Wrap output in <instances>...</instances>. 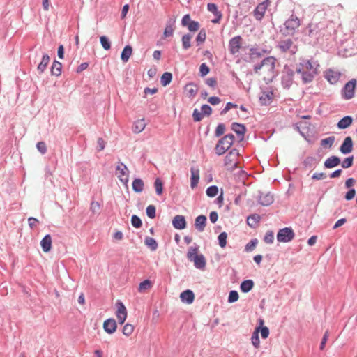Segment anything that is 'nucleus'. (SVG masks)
<instances>
[{"label":"nucleus","mask_w":357,"mask_h":357,"mask_svg":"<svg viewBox=\"0 0 357 357\" xmlns=\"http://www.w3.org/2000/svg\"><path fill=\"white\" fill-rule=\"evenodd\" d=\"M297 73L301 75V79L303 84H308L313 81L314 77L318 74V71H306L303 68H296Z\"/></svg>","instance_id":"nucleus-10"},{"label":"nucleus","mask_w":357,"mask_h":357,"mask_svg":"<svg viewBox=\"0 0 357 357\" xmlns=\"http://www.w3.org/2000/svg\"><path fill=\"white\" fill-rule=\"evenodd\" d=\"M295 234L291 227H284L278 231L277 241L278 242L287 243L294 239Z\"/></svg>","instance_id":"nucleus-6"},{"label":"nucleus","mask_w":357,"mask_h":357,"mask_svg":"<svg viewBox=\"0 0 357 357\" xmlns=\"http://www.w3.org/2000/svg\"><path fill=\"white\" fill-rule=\"evenodd\" d=\"M318 162L319 160L316 157L308 156L304 160L303 165L306 168H312L314 167L317 165Z\"/></svg>","instance_id":"nucleus-37"},{"label":"nucleus","mask_w":357,"mask_h":357,"mask_svg":"<svg viewBox=\"0 0 357 357\" xmlns=\"http://www.w3.org/2000/svg\"><path fill=\"white\" fill-rule=\"evenodd\" d=\"M300 24H280L278 29L284 36H293Z\"/></svg>","instance_id":"nucleus-9"},{"label":"nucleus","mask_w":357,"mask_h":357,"mask_svg":"<svg viewBox=\"0 0 357 357\" xmlns=\"http://www.w3.org/2000/svg\"><path fill=\"white\" fill-rule=\"evenodd\" d=\"M238 298H239V295H238V293L237 292V291L231 290L229 294L227 301L229 303H232L237 301Z\"/></svg>","instance_id":"nucleus-50"},{"label":"nucleus","mask_w":357,"mask_h":357,"mask_svg":"<svg viewBox=\"0 0 357 357\" xmlns=\"http://www.w3.org/2000/svg\"><path fill=\"white\" fill-rule=\"evenodd\" d=\"M206 193L208 197H214L218 193V188L216 185H211L206 189Z\"/></svg>","instance_id":"nucleus-44"},{"label":"nucleus","mask_w":357,"mask_h":357,"mask_svg":"<svg viewBox=\"0 0 357 357\" xmlns=\"http://www.w3.org/2000/svg\"><path fill=\"white\" fill-rule=\"evenodd\" d=\"M132 52V48L130 45H126L121 54V59L123 62L126 63L128 61L129 58L130 57Z\"/></svg>","instance_id":"nucleus-35"},{"label":"nucleus","mask_w":357,"mask_h":357,"mask_svg":"<svg viewBox=\"0 0 357 357\" xmlns=\"http://www.w3.org/2000/svg\"><path fill=\"white\" fill-rule=\"evenodd\" d=\"M203 114L197 109H195L192 113V117L195 122L200 121L203 119Z\"/></svg>","instance_id":"nucleus-60"},{"label":"nucleus","mask_w":357,"mask_h":357,"mask_svg":"<svg viewBox=\"0 0 357 357\" xmlns=\"http://www.w3.org/2000/svg\"><path fill=\"white\" fill-rule=\"evenodd\" d=\"M144 243L151 249V251L156 250L158 247L157 241L151 237H146Z\"/></svg>","instance_id":"nucleus-39"},{"label":"nucleus","mask_w":357,"mask_h":357,"mask_svg":"<svg viewBox=\"0 0 357 357\" xmlns=\"http://www.w3.org/2000/svg\"><path fill=\"white\" fill-rule=\"evenodd\" d=\"M36 148L41 154H45L47 152V146L44 142H38Z\"/></svg>","instance_id":"nucleus-64"},{"label":"nucleus","mask_w":357,"mask_h":357,"mask_svg":"<svg viewBox=\"0 0 357 357\" xmlns=\"http://www.w3.org/2000/svg\"><path fill=\"white\" fill-rule=\"evenodd\" d=\"M185 89L190 97H195L197 93V86L193 83H189L186 85Z\"/></svg>","instance_id":"nucleus-41"},{"label":"nucleus","mask_w":357,"mask_h":357,"mask_svg":"<svg viewBox=\"0 0 357 357\" xmlns=\"http://www.w3.org/2000/svg\"><path fill=\"white\" fill-rule=\"evenodd\" d=\"M199 247H190L187 252V258L189 261H193L194 266L199 270H204L206 265L205 257L202 254H197Z\"/></svg>","instance_id":"nucleus-1"},{"label":"nucleus","mask_w":357,"mask_h":357,"mask_svg":"<svg viewBox=\"0 0 357 357\" xmlns=\"http://www.w3.org/2000/svg\"><path fill=\"white\" fill-rule=\"evenodd\" d=\"M340 75V73L331 69H328L326 71L325 78L328 80V82L333 84L338 82Z\"/></svg>","instance_id":"nucleus-19"},{"label":"nucleus","mask_w":357,"mask_h":357,"mask_svg":"<svg viewBox=\"0 0 357 357\" xmlns=\"http://www.w3.org/2000/svg\"><path fill=\"white\" fill-rule=\"evenodd\" d=\"M225 130V124L219 123L215 129V137H220L222 135L224 134Z\"/></svg>","instance_id":"nucleus-58"},{"label":"nucleus","mask_w":357,"mask_h":357,"mask_svg":"<svg viewBox=\"0 0 357 357\" xmlns=\"http://www.w3.org/2000/svg\"><path fill=\"white\" fill-rule=\"evenodd\" d=\"M133 331L134 326L131 324H126L123 328L122 333L126 336H129L132 333Z\"/></svg>","instance_id":"nucleus-55"},{"label":"nucleus","mask_w":357,"mask_h":357,"mask_svg":"<svg viewBox=\"0 0 357 357\" xmlns=\"http://www.w3.org/2000/svg\"><path fill=\"white\" fill-rule=\"evenodd\" d=\"M267 8V0L259 3L254 10V15L257 20H261Z\"/></svg>","instance_id":"nucleus-20"},{"label":"nucleus","mask_w":357,"mask_h":357,"mask_svg":"<svg viewBox=\"0 0 357 357\" xmlns=\"http://www.w3.org/2000/svg\"><path fill=\"white\" fill-rule=\"evenodd\" d=\"M354 156L351 155L346 158L341 163V166L344 169H347L353 165Z\"/></svg>","instance_id":"nucleus-48"},{"label":"nucleus","mask_w":357,"mask_h":357,"mask_svg":"<svg viewBox=\"0 0 357 357\" xmlns=\"http://www.w3.org/2000/svg\"><path fill=\"white\" fill-rule=\"evenodd\" d=\"M132 186L135 192L139 193L144 190V183L142 178H137L132 181Z\"/></svg>","instance_id":"nucleus-33"},{"label":"nucleus","mask_w":357,"mask_h":357,"mask_svg":"<svg viewBox=\"0 0 357 357\" xmlns=\"http://www.w3.org/2000/svg\"><path fill=\"white\" fill-rule=\"evenodd\" d=\"M238 151L236 149H231L225 156L224 160L225 166L228 169L233 170L237 167V158Z\"/></svg>","instance_id":"nucleus-4"},{"label":"nucleus","mask_w":357,"mask_h":357,"mask_svg":"<svg viewBox=\"0 0 357 357\" xmlns=\"http://www.w3.org/2000/svg\"><path fill=\"white\" fill-rule=\"evenodd\" d=\"M191 178H190V186L192 188H195L199 180V170L198 169L192 167L190 169Z\"/></svg>","instance_id":"nucleus-26"},{"label":"nucleus","mask_w":357,"mask_h":357,"mask_svg":"<svg viewBox=\"0 0 357 357\" xmlns=\"http://www.w3.org/2000/svg\"><path fill=\"white\" fill-rule=\"evenodd\" d=\"M352 122L353 118L351 116H345L338 121L337 126L339 129H346L351 125Z\"/></svg>","instance_id":"nucleus-28"},{"label":"nucleus","mask_w":357,"mask_h":357,"mask_svg":"<svg viewBox=\"0 0 357 357\" xmlns=\"http://www.w3.org/2000/svg\"><path fill=\"white\" fill-rule=\"evenodd\" d=\"M227 234L225 231L221 232L219 234V236L218 237V244L222 248H225V246L227 245Z\"/></svg>","instance_id":"nucleus-43"},{"label":"nucleus","mask_w":357,"mask_h":357,"mask_svg":"<svg viewBox=\"0 0 357 357\" xmlns=\"http://www.w3.org/2000/svg\"><path fill=\"white\" fill-rule=\"evenodd\" d=\"M43 252H47L52 248V237L50 234L45 235L40 241Z\"/></svg>","instance_id":"nucleus-27"},{"label":"nucleus","mask_w":357,"mask_h":357,"mask_svg":"<svg viewBox=\"0 0 357 357\" xmlns=\"http://www.w3.org/2000/svg\"><path fill=\"white\" fill-rule=\"evenodd\" d=\"M273 197L270 193H266L264 195H261L259 197V202L262 206H269L273 202Z\"/></svg>","instance_id":"nucleus-29"},{"label":"nucleus","mask_w":357,"mask_h":357,"mask_svg":"<svg viewBox=\"0 0 357 357\" xmlns=\"http://www.w3.org/2000/svg\"><path fill=\"white\" fill-rule=\"evenodd\" d=\"M253 287H254V282L252 280L248 279V280H243L241 282V284L240 285V289L243 293H248L252 290Z\"/></svg>","instance_id":"nucleus-32"},{"label":"nucleus","mask_w":357,"mask_h":357,"mask_svg":"<svg viewBox=\"0 0 357 357\" xmlns=\"http://www.w3.org/2000/svg\"><path fill=\"white\" fill-rule=\"evenodd\" d=\"M356 84V79H351L344 84L340 91L343 100H348L354 97Z\"/></svg>","instance_id":"nucleus-3"},{"label":"nucleus","mask_w":357,"mask_h":357,"mask_svg":"<svg viewBox=\"0 0 357 357\" xmlns=\"http://www.w3.org/2000/svg\"><path fill=\"white\" fill-rule=\"evenodd\" d=\"M172 79V73H169V72H165L162 74V75L161 77L160 83L163 86H166L170 84Z\"/></svg>","instance_id":"nucleus-40"},{"label":"nucleus","mask_w":357,"mask_h":357,"mask_svg":"<svg viewBox=\"0 0 357 357\" xmlns=\"http://www.w3.org/2000/svg\"><path fill=\"white\" fill-rule=\"evenodd\" d=\"M264 241L268 244H271L274 241V234L272 231H268L264 236Z\"/></svg>","instance_id":"nucleus-56"},{"label":"nucleus","mask_w":357,"mask_h":357,"mask_svg":"<svg viewBox=\"0 0 357 357\" xmlns=\"http://www.w3.org/2000/svg\"><path fill=\"white\" fill-rule=\"evenodd\" d=\"M174 30V29L172 24H169V25H167L165 27L164 33H163L164 37L167 38V37L172 36L173 34Z\"/></svg>","instance_id":"nucleus-63"},{"label":"nucleus","mask_w":357,"mask_h":357,"mask_svg":"<svg viewBox=\"0 0 357 357\" xmlns=\"http://www.w3.org/2000/svg\"><path fill=\"white\" fill-rule=\"evenodd\" d=\"M151 282L149 280H145L143 282H140L139 285V291H144L147 290L151 287Z\"/></svg>","instance_id":"nucleus-52"},{"label":"nucleus","mask_w":357,"mask_h":357,"mask_svg":"<svg viewBox=\"0 0 357 357\" xmlns=\"http://www.w3.org/2000/svg\"><path fill=\"white\" fill-rule=\"evenodd\" d=\"M62 64L54 60L51 67V74L54 76H59L61 74Z\"/></svg>","instance_id":"nucleus-36"},{"label":"nucleus","mask_w":357,"mask_h":357,"mask_svg":"<svg viewBox=\"0 0 357 357\" xmlns=\"http://www.w3.org/2000/svg\"><path fill=\"white\" fill-rule=\"evenodd\" d=\"M251 341H252L253 346L255 348L259 347L260 341H259V337L257 331H255L253 333L252 337H251Z\"/></svg>","instance_id":"nucleus-59"},{"label":"nucleus","mask_w":357,"mask_h":357,"mask_svg":"<svg viewBox=\"0 0 357 357\" xmlns=\"http://www.w3.org/2000/svg\"><path fill=\"white\" fill-rule=\"evenodd\" d=\"M131 224L135 228H140L142 225L141 219L136 215L131 217Z\"/></svg>","instance_id":"nucleus-53"},{"label":"nucleus","mask_w":357,"mask_h":357,"mask_svg":"<svg viewBox=\"0 0 357 357\" xmlns=\"http://www.w3.org/2000/svg\"><path fill=\"white\" fill-rule=\"evenodd\" d=\"M128 169L127 166L123 163L119 162L116 167V174L118 178L124 184H127L128 182Z\"/></svg>","instance_id":"nucleus-7"},{"label":"nucleus","mask_w":357,"mask_h":357,"mask_svg":"<svg viewBox=\"0 0 357 357\" xmlns=\"http://www.w3.org/2000/svg\"><path fill=\"white\" fill-rule=\"evenodd\" d=\"M261 217L258 214H252L249 215L247 218L248 225L252 227L255 228L257 225V223L260 221Z\"/></svg>","instance_id":"nucleus-34"},{"label":"nucleus","mask_w":357,"mask_h":357,"mask_svg":"<svg viewBox=\"0 0 357 357\" xmlns=\"http://www.w3.org/2000/svg\"><path fill=\"white\" fill-rule=\"evenodd\" d=\"M180 298L182 302L190 304L194 301L195 294L192 291L187 289L181 294Z\"/></svg>","instance_id":"nucleus-22"},{"label":"nucleus","mask_w":357,"mask_h":357,"mask_svg":"<svg viewBox=\"0 0 357 357\" xmlns=\"http://www.w3.org/2000/svg\"><path fill=\"white\" fill-rule=\"evenodd\" d=\"M354 143L351 137L348 136L344 138L342 144L340 147V151L344 154L350 153L353 150Z\"/></svg>","instance_id":"nucleus-14"},{"label":"nucleus","mask_w":357,"mask_h":357,"mask_svg":"<svg viewBox=\"0 0 357 357\" xmlns=\"http://www.w3.org/2000/svg\"><path fill=\"white\" fill-rule=\"evenodd\" d=\"M260 331L261 336L263 339H266L268 337L269 335V329L266 326H263L261 328H257L256 331Z\"/></svg>","instance_id":"nucleus-61"},{"label":"nucleus","mask_w":357,"mask_h":357,"mask_svg":"<svg viewBox=\"0 0 357 357\" xmlns=\"http://www.w3.org/2000/svg\"><path fill=\"white\" fill-rule=\"evenodd\" d=\"M294 71L287 65L284 66L282 75V85L285 89H289L294 80Z\"/></svg>","instance_id":"nucleus-5"},{"label":"nucleus","mask_w":357,"mask_h":357,"mask_svg":"<svg viewBox=\"0 0 357 357\" xmlns=\"http://www.w3.org/2000/svg\"><path fill=\"white\" fill-rule=\"evenodd\" d=\"M145 127L146 123L144 119H139L135 122L132 130L135 133H139L144 130Z\"/></svg>","instance_id":"nucleus-38"},{"label":"nucleus","mask_w":357,"mask_h":357,"mask_svg":"<svg viewBox=\"0 0 357 357\" xmlns=\"http://www.w3.org/2000/svg\"><path fill=\"white\" fill-rule=\"evenodd\" d=\"M275 61L273 56H268L262 60L263 68L271 75L274 73Z\"/></svg>","instance_id":"nucleus-12"},{"label":"nucleus","mask_w":357,"mask_h":357,"mask_svg":"<svg viewBox=\"0 0 357 357\" xmlns=\"http://www.w3.org/2000/svg\"><path fill=\"white\" fill-rule=\"evenodd\" d=\"M117 328L116 321L113 318L106 319L103 323V328L108 334L114 333Z\"/></svg>","instance_id":"nucleus-17"},{"label":"nucleus","mask_w":357,"mask_h":357,"mask_svg":"<svg viewBox=\"0 0 357 357\" xmlns=\"http://www.w3.org/2000/svg\"><path fill=\"white\" fill-rule=\"evenodd\" d=\"M293 42L291 39H286L284 40H281L278 43V47L282 52H287L290 51V52L293 54L296 53V47H292Z\"/></svg>","instance_id":"nucleus-13"},{"label":"nucleus","mask_w":357,"mask_h":357,"mask_svg":"<svg viewBox=\"0 0 357 357\" xmlns=\"http://www.w3.org/2000/svg\"><path fill=\"white\" fill-rule=\"evenodd\" d=\"M209 71H210V68L205 63H203L200 65V67H199L200 76H202V77L206 76L209 73Z\"/></svg>","instance_id":"nucleus-57"},{"label":"nucleus","mask_w":357,"mask_h":357,"mask_svg":"<svg viewBox=\"0 0 357 357\" xmlns=\"http://www.w3.org/2000/svg\"><path fill=\"white\" fill-rule=\"evenodd\" d=\"M317 33H318L317 24H308L304 30V33L310 37L316 36Z\"/></svg>","instance_id":"nucleus-31"},{"label":"nucleus","mask_w":357,"mask_h":357,"mask_svg":"<svg viewBox=\"0 0 357 357\" xmlns=\"http://www.w3.org/2000/svg\"><path fill=\"white\" fill-rule=\"evenodd\" d=\"M117 310L116 312V317L120 324H123L126 319L127 317V310L123 305V303L121 301H117L116 303Z\"/></svg>","instance_id":"nucleus-11"},{"label":"nucleus","mask_w":357,"mask_h":357,"mask_svg":"<svg viewBox=\"0 0 357 357\" xmlns=\"http://www.w3.org/2000/svg\"><path fill=\"white\" fill-rule=\"evenodd\" d=\"M191 38H192V36L190 34H185L182 37V45H183V49L188 50L190 47Z\"/></svg>","instance_id":"nucleus-46"},{"label":"nucleus","mask_w":357,"mask_h":357,"mask_svg":"<svg viewBox=\"0 0 357 357\" xmlns=\"http://www.w3.org/2000/svg\"><path fill=\"white\" fill-rule=\"evenodd\" d=\"M154 187L156 194L158 195H160L162 193L163 183L160 178H155L154 181Z\"/></svg>","instance_id":"nucleus-42"},{"label":"nucleus","mask_w":357,"mask_h":357,"mask_svg":"<svg viewBox=\"0 0 357 357\" xmlns=\"http://www.w3.org/2000/svg\"><path fill=\"white\" fill-rule=\"evenodd\" d=\"M319 65L317 61L309 59H301L296 68H303L306 71H318Z\"/></svg>","instance_id":"nucleus-8"},{"label":"nucleus","mask_w":357,"mask_h":357,"mask_svg":"<svg viewBox=\"0 0 357 357\" xmlns=\"http://www.w3.org/2000/svg\"><path fill=\"white\" fill-rule=\"evenodd\" d=\"M50 58L47 54L43 55L42 59L37 66V71L38 74L43 73L50 62Z\"/></svg>","instance_id":"nucleus-24"},{"label":"nucleus","mask_w":357,"mask_h":357,"mask_svg":"<svg viewBox=\"0 0 357 357\" xmlns=\"http://www.w3.org/2000/svg\"><path fill=\"white\" fill-rule=\"evenodd\" d=\"M172 225L176 229H183L186 227V220L183 215H176L172 220Z\"/></svg>","instance_id":"nucleus-18"},{"label":"nucleus","mask_w":357,"mask_h":357,"mask_svg":"<svg viewBox=\"0 0 357 357\" xmlns=\"http://www.w3.org/2000/svg\"><path fill=\"white\" fill-rule=\"evenodd\" d=\"M250 57L252 59L261 57L262 55V53L264 52V50H260L257 47H252V48H250Z\"/></svg>","instance_id":"nucleus-49"},{"label":"nucleus","mask_w":357,"mask_h":357,"mask_svg":"<svg viewBox=\"0 0 357 357\" xmlns=\"http://www.w3.org/2000/svg\"><path fill=\"white\" fill-rule=\"evenodd\" d=\"M335 138L334 136H331L329 137L323 139L321 140V145L324 147H326V146L331 147L335 142Z\"/></svg>","instance_id":"nucleus-47"},{"label":"nucleus","mask_w":357,"mask_h":357,"mask_svg":"<svg viewBox=\"0 0 357 357\" xmlns=\"http://www.w3.org/2000/svg\"><path fill=\"white\" fill-rule=\"evenodd\" d=\"M231 129L237 135L242 139L246 131L245 126L243 124L238 123H233L231 124Z\"/></svg>","instance_id":"nucleus-25"},{"label":"nucleus","mask_w":357,"mask_h":357,"mask_svg":"<svg viewBox=\"0 0 357 357\" xmlns=\"http://www.w3.org/2000/svg\"><path fill=\"white\" fill-rule=\"evenodd\" d=\"M201 112L204 116H209L212 113V108L208 105H203L201 107Z\"/></svg>","instance_id":"nucleus-62"},{"label":"nucleus","mask_w":357,"mask_h":357,"mask_svg":"<svg viewBox=\"0 0 357 357\" xmlns=\"http://www.w3.org/2000/svg\"><path fill=\"white\" fill-rule=\"evenodd\" d=\"M340 158L336 155L328 158L324 162V167L328 169L333 168L340 163Z\"/></svg>","instance_id":"nucleus-23"},{"label":"nucleus","mask_w":357,"mask_h":357,"mask_svg":"<svg viewBox=\"0 0 357 357\" xmlns=\"http://www.w3.org/2000/svg\"><path fill=\"white\" fill-rule=\"evenodd\" d=\"M207 222V218L204 215H200L195 218V227L200 232L204 231Z\"/></svg>","instance_id":"nucleus-21"},{"label":"nucleus","mask_w":357,"mask_h":357,"mask_svg":"<svg viewBox=\"0 0 357 357\" xmlns=\"http://www.w3.org/2000/svg\"><path fill=\"white\" fill-rule=\"evenodd\" d=\"M207 8L214 15V18L211 20V22H219L222 18V13L218 10V6L215 3H209L207 5Z\"/></svg>","instance_id":"nucleus-16"},{"label":"nucleus","mask_w":357,"mask_h":357,"mask_svg":"<svg viewBox=\"0 0 357 357\" xmlns=\"http://www.w3.org/2000/svg\"><path fill=\"white\" fill-rule=\"evenodd\" d=\"M101 45L105 50H109L111 48V43L109 38L105 36H102L100 38Z\"/></svg>","instance_id":"nucleus-45"},{"label":"nucleus","mask_w":357,"mask_h":357,"mask_svg":"<svg viewBox=\"0 0 357 357\" xmlns=\"http://www.w3.org/2000/svg\"><path fill=\"white\" fill-rule=\"evenodd\" d=\"M258 243V240L257 238L252 239L248 243L246 244L245 247V250L246 252L252 251L257 246Z\"/></svg>","instance_id":"nucleus-51"},{"label":"nucleus","mask_w":357,"mask_h":357,"mask_svg":"<svg viewBox=\"0 0 357 357\" xmlns=\"http://www.w3.org/2000/svg\"><path fill=\"white\" fill-rule=\"evenodd\" d=\"M241 36H235L232 38L229 43V50L231 54H235L238 52L241 47Z\"/></svg>","instance_id":"nucleus-15"},{"label":"nucleus","mask_w":357,"mask_h":357,"mask_svg":"<svg viewBox=\"0 0 357 357\" xmlns=\"http://www.w3.org/2000/svg\"><path fill=\"white\" fill-rule=\"evenodd\" d=\"M234 139L233 134H227L221 138L215 147L216 154L218 155L224 154L233 144Z\"/></svg>","instance_id":"nucleus-2"},{"label":"nucleus","mask_w":357,"mask_h":357,"mask_svg":"<svg viewBox=\"0 0 357 357\" xmlns=\"http://www.w3.org/2000/svg\"><path fill=\"white\" fill-rule=\"evenodd\" d=\"M155 206L154 205H149L146 207V213L149 218L153 219L155 217Z\"/></svg>","instance_id":"nucleus-54"},{"label":"nucleus","mask_w":357,"mask_h":357,"mask_svg":"<svg viewBox=\"0 0 357 357\" xmlns=\"http://www.w3.org/2000/svg\"><path fill=\"white\" fill-rule=\"evenodd\" d=\"M273 93L271 91L263 92L259 97V101L262 105H268L273 99Z\"/></svg>","instance_id":"nucleus-30"}]
</instances>
